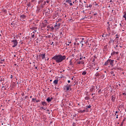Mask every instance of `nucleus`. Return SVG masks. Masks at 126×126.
Returning <instances> with one entry per match:
<instances>
[{"label":"nucleus","mask_w":126,"mask_h":126,"mask_svg":"<svg viewBox=\"0 0 126 126\" xmlns=\"http://www.w3.org/2000/svg\"><path fill=\"white\" fill-rule=\"evenodd\" d=\"M66 59V56L65 55H62L61 54L57 55L52 57V60L55 61L57 63H62L63 61H64Z\"/></svg>","instance_id":"obj_1"},{"label":"nucleus","mask_w":126,"mask_h":126,"mask_svg":"<svg viewBox=\"0 0 126 126\" xmlns=\"http://www.w3.org/2000/svg\"><path fill=\"white\" fill-rule=\"evenodd\" d=\"M114 62H115V60L108 59L106 62H105L104 65H107L109 63L110 65H111V67H113L114 66Z\"/></svg>","instance_id":"obj_2"},{"label":"nucleus","mask_w":126,"mask_h":126,"mask_svg":"<svg viewBox=\"0 0 126 126\" xmlns=\"http://www.w3.org/2000/svg\"><path fill=\"white\" fill-rule=\"evenodd\" d=\"M12 43H13V45H12V48H15L17 45H18V42L17 41V40L14 39L11 41Z\"/></svg>","instance_id":"obj_3"},{"label":"nucleus","mask_w":126,"mask_h":126,"mask_svg":"<svg viewBox=\"0 0 126 126\" xmlns=\"http://www.w3.org/2000/svg\"><path fill=\"white\" fill-rule=\"evenodd\" d=\"M71 86H72V85H68L67 84V86L65 87V88H66V91H68L69 90H70V91H71Z\"/></svg>","instance_id":"obj_4"},{"label":"nucleus","mask_w":126,"mask_h":126,"mask_svg":"<svg viewBox=\"0 0 126 126\" xmlns=\"http://www.w3.org/2000/svg\"><path fill=\"white\" fill-rule=\"evenodd\" d=\"M47 29L48 31H49V30H50V31H54V30H55V28L53 26L51 27L50 26H48Z\"/></svg>","instance_id":"obj_5"},{"label":"nucleus","mask_w":126,"mask_h":126,"mask_svg":"<svg viewBox=\"0 0 126 126\" xmlns=\"http://www.w3.org/2000/svg\"><path fill=\"white\" fill-rule=\"evenodd\" d=\"M60 24L56 23V25L54 26V29H56V31L60 28Z\"/></svg>","instance_id":"obj_6"},{"label":"nucleus","mask_w":126,"mask_h":126,"mask_svg":"<svg viewBox=\"0 0 126 126\" xmlns=\"http://www.w3.org/2000/svg\"><path fill=\"white\" fill-rule=\"evenodd\" d=\"M53 12V11L51 12V10H50V8H47L45 9V13H48V14H50V13H52Z\"/></svg>","instance_id":"obj_7"},{"label":"nucleus","mask_w":126,"mask_h":126,"mask_svg":"<svg viewBox=\"0 0 126 126\" xmlns=\"http://www.w3.org/2000/svg\"><path fill=\"white\" fill-rule=\"evenodd\" d=\"M76 42H78V40H81V41H84V38L82 37V38H79V37H77L75 39Z\"/></svg>","instance_id":"obj_8"},{"label":"nucleus","mask_w":126,"mask_h":126,"mask_svg":"<svg viewBox=\"0 0 126 126\" xmlns=\"http://www.w3.org/2000/svg\"><path fill=\"white\" fill-rule=\"evenodd\" d=\"M78 41H80V43H81V44H82V47H83V46H84V44H83V43H84V44H86V43H87V41H82V40H81L80 39V40H78Z\"/></svg>","instance_id":"obj_9"},{"label":"nucleus","mask_w":126,"mask_h":126,"mask_svg":"<svg viewBox=\"0 0 126 126\" xmlns=\"http://www.w3.org/2000/svg\"><path fill=\"white\" fill-rule=\"evenodd\" d=\"M111 101L112 102H115V101H116V95H112Z\"/></svg>","instance_id":"obj_10"},{"label":"nucleus","mask_w":126,"mask_h":126,"mask_svg":"<svg viewBox=\"0 0 126 126\" xmlns=\"http://www.w3.org/2000/svg\"><path fill=\"white\" fill-rule=\"evenodd\" d=\"M52 100H53V97L50 98V97H48L46 99V101H47V102H48V103H50V102H51L52 101Z\"/></svg>","instance_id":"obj_11"},{"label":"nucleus","mask_w":126,"mask_h":126,"mask_svg":"<svg viewBox=\"0 0 126 126\" xmlns=\"http://www.w3.org/2000/svg\"><path fill=\"white\" fill-rule=\"evenodd\" d=\"M94 90H95V87L93 86V87H92L90 88V92H93V91H94Z\"/></svg>","instance_id":"obj_12"},{"label":"nucleus","mask_w":126,"mask_h":126,"mask_svg":"<svg viewBox=\"0 0 126 126\" xmlns=\"http://www.w3.org/2000/svg\"><path fill=\"white\" fill-rule=\"evenodd\" d=\"M42 11V10H41L40 8H37V9L36 10V13H39V12H41Z\"/></svg>","instance_id":"obj_13"},{"label":"nucleus","mask_w":126,"mask_h":126,"mask_svg":"<svg viewBox=\"0 0 126 126\" xmlns=\"http://www.w3.org/2000/svg\"><path fill=\"white\" fill-rule=\"evenodd\" d=\"M40 57L42 58V60H44L46 55L45 54H40Z\"/></svg>","instance_id":"obj_14"},{"label":"nucleus","mask_w":126,"mask_h":126,"mask_svg":"<svg viewBox=\"0 0 126 126\" xmlns=\"http://www.w3.org/2000/svg\"><path fill=\"white\" fill-rule=\"evenodd\" d=\"M41 105H42V106H47V102H46L45 101H42Z\"/></svg>","instance_id":"obj_15"},{"label":"nucleus","mask_w":126,"mask_h":126,"mask_svg":"<svg viewBox=\"0 0 126 126\" xmlns=\"http://www.w3.org/2000/svg\"><path fill=\"white\" fill-rule=\"evenodd\" d=\"M58 82H59V80H55L54 81H53V83H54V84H55L56 85H57V84H58Z\"/></svg>","instance_id":"obj_16"},{"label":"nucleus","mask_w":126,"mask_h":126,"mask_svg":"<svg viewBox=\"0 0 126 126\" xmlns=\"http://www.w3.org/2000/svg\"><path fill=\"white\" fill-rule=\"evenodd\" d=\"M26 17V15L23 14L20 16V18H22L24 19H25V18Z\"/></svg>","instance_id":"obj_17"},{"label":"nucleus","mask_w":126,"mask_h":126,"mask_svg":"<svg viewBox=\"0 0 126 126\" xmlns=\"http://www.w3.org/2000/svg\"><path fill=\"white\" fill-rule=\"evenodd\" d=\"M107 32L110 33L111 32V28L110 27H108L107 28Z\"/></svg>","instance_id":"obj_18"},{"label":"nucleus","mask_w":126,"mask_h":126,"mask_svg":"<svg viewBox=\"0 0 126 126\" xmlns=\"http://www.w3.org/2000/svg\"><path fill=\"white\" fill-rule=\"evenodd\" d=\"M95 76H96V77L100 76V74L99 73V72H96V73L95 74Z\"/></svg>","instance_id":"obj_19"},{"label":"nucleus","mask_w":126,"mask_h":126,"mask_svg":"<svg viewBox=\"0 0 126 126\" xmlns=\"http://www.w3.org/2000/svg\"><path fill=\"white\" fill-rule=\"evenodd\" d=\"M78 113H84L85 112H86L85 110H79Z\"/></svg>","instance_id":"obj_20"},{"label":"nucleus","mask_w":126,"mask_h":126,"mask_svg":"<svg viewBox=\"0 0 126 126\" xmlns=\"http://www.w3.org/2000/svg\"><path fill=\"white\" fill-rule=\"evenodd\" d=\"M86 73H87L86 71L85 70V71H83L82 74V75H86Z\"/></svg>","instance_id":"obj_21"},{"label":"nucleus","mask_w":126,"mask_h":126,"mask_svg":"<svg viewBox=\"0 0 126 126\" xmlns=\"http://www.w3.org/2000/svg\"><path fill=\"white\" fill-rule=\"evenodd\" d=\"M111 43H114V40H113L112 39L109 40V44H111Z\"/></svg>","instance_id":"obj_22"},{"label":"nucleus","mask_w":126,"mask_h":126,"mask_svg":"<svg viewBox=\"0 0 126 126\" xmlns=\"http://www.w3.org/2000/svg\"><path fill=\"white\" fill-rule=\"evenodd\" d=\"M66 2L69 3L70 2H71V0H66Z\"/></svg>","instance_id":"obj_23"},{"label":"nucleus","mask_w":126,"mask_h":126,"mask_svg":"<svg viewBox=\"0 0 126 126\" xmlns=\"http://www.w3.org/2000/svg\"><path fill=\"white\" fill-rule=\"evenodd\" d=\"M114 55H116V52L113 51L112 53H111V56H114Z\"/></svg>","instance_id":"obj_24"},{"label":"nucleus","mask_w":126,"mask_h":126,"mask_svg":"<svg viewBox=\"0 0 126 126\" xmlns=\"http://www.w3.org/2000/svg\"><path fill=\"white\" fill-rule=\"evenodd\" d=\"M43 1H44V0H40L38 1V3L39 4V3L43 2Z\"/></svg>","instance_id":"obj_25"},{"label":"nucleus","mask_w":126,"mask_h":126,"mask_svg":"<svg viewBox=\"0 0 126 126\" xmlns=\"http://www.w3.org/2000/svg\"><path fill=\"white\" fill-rule=\"evenodd\" d=\"M35 28H32L33 30H34L32 33H35V32H37V31L35 30Z\"/></svg>","instance_id":"obj_26"},{"label":"nucleus","mask_w":126,"mask_h":126,"mask_svg":"<svg viewBox=\"0 0 126 126\" xmlns=\"http://www.w3.org/2000/svg\"><path fill=\"white\" fill-rule=\"evenodd\" d=\"M44 5L43 4H41V5H40V8H44V6H43Z\"/></svg>","instance_id":"obj_27"},{"label":"nucleus","mask_w":126,"mask_h":126,"mask_svg":"<svg viewBox=\"0 0 126 126\" xmlns=\"http://www.w3.org/2000/svg\"><path fill=\"white\" fill-rule=\"evenodd\" d=\"M90 108H91V105H89V106H87V108L86 109H90Z\"/></svg>","instance_id":"obj_28"},{"label":"nucleus","mask_w":126,"mask_h":126,"mask_svg":"<svg viewBox=\"0 0 126 126\" xmlns=\"http://www.w3.org/2000/svg\"><path fill=\"white\" fill-rule=\"evenodd\" d=\"M85 100H89V97L87 96V97H85Z\"/></svg>","instance_id":"obj_29"},{"label":"nucleus","mask_w":126,"mask_h":126,"mask_svg":"<svg viewBox=\"0 0 126 126\" xmlns=\"http://www.w3.org/2000/svg\"><path fill=\"white\" fill-rule=\"evenodd\" d=\"M77 63L78 64H80V63H81V61H78Z\"/></svg>","instance_id":"obj_30"},{"label":"nucleus","mask_w":126,"mask_h":126,"mask_svg":"<svg viewBox=\"0 0 126 126\" xmlns=\"http://www.w3.org/2000/svg\"><path fill=\"white\" fill-rule=\"evenodd\" d=\"M89 7L90 8H91V7H92V4H90L89 5Z\"/></svg>","instance_id":"obj_31"},{"label":"nucleus","mask_w":126,"mask_h":126,"mask_svg":"<svg viewBox=\"0 0 126 126\" xmlns=\"http://www.w3.org/2000/svg\"><path fill=\"white\" fill-rule=\"evenodd\" d=\"M35 37V34L33 33L32 35V38H34Z\"/></svg>","instance_id":"obj_32"},{"label":"nucleus","mask_w":126,"mask_h":126,"mask_svg":"<svg viewBox=\"0 0 126 126\" xmlns=\"http://www.w3.org/2000/svg\"><path fill=\"white\" fill-rule=\"evenodd\" d=\"M40 110H41V111H42V110H44V107H40Z\"/></svg>","instance_id":"obj_33"},{"label":"nucleus","mask_w":126,"mask_h":126,"mask_svg":"<svg viewBox=\"0 0 126 126\" xmlns=\"http://www.w3.org/2000/svg\"><path fill=\"white\" fill-rule=\"evenodd\" d=\"M3 80H4V79H1L0 82H1L2 81H3Z\"/></svg>","instance_id":"obj_34"},{"label":"nucleus","mask_w":126,"mask_h":126,"mask_svg":"<svg viewBox=\"0 0 126 126\" xmlns=\"http://www.w3.org/2000/svg\"><path fill=\"white\" fill-rule=\"evenodd\" d=\"M101 77H102V78H104V77H105V75H104V74H103V75L101 76Z\"/></svg>","instance_id":"obj_35"},{"label":"nucleus","mask_w":126,"mask_h":126,"mask_svg":"<svg viewBox=\"0 0 126 126\" xmlns=\"http://www.w3.org/2000/svg\"><path fill=\"white\" fill-rule=\"evenodd\" d=\"M37 0H32V2H35Z\"/></svg>","instance_id":"obj_36"},{"label":"nucleus","mask_w":126,"mask_h":126,"mask_svg":"<svg viewBox=\"0 0 126 126\" xmlns=\"http://www.w3.org/2000/svg\"><path fill=\"white\" fill-rule=\"evenodd\" d=\"M69 4H70V6H72V3L70 2Z\"/></svg>","instance_id":"obj_37"},{"label":"nucleus","mask_w":126,"mask_h":126,"mask_svg":"<svg viewBox=\"0 0 126 126\" xmlns=\"http://www.w3.org/2000/svg\"><path fill=\"white\" fill-rule=\"evenodd\" d=\"M47 3H50V0H46Z\"/></svg>","instance_id":"obj_38"},{"label":"nucleus","mask_w":126,"mask_h":126,"mask_svg":"<svg viewBox=\"0 0 126 126\" xmlns=\"http://www.w3.org/2000/svg\"><path fill=\"white\" fill-rule=\"evenodd\" d=\"M46 3H47V2H46V1H45L44 2V3L43 4V5H45V4H46Z\"/></svg>","instance_id":"obj_39"},{"label":"nucleus","mask_w":126,"mask_h":126,"mask_svg":"<svg viewBox=\"0 0 126 126\" xmlns=\"http://www.w3.org/2000/svg\"><path fill=\"white\" fill-rule=\"evenodd\" d=\"M118 113H119V111H116L115 112V115H117V114H118Z\"/></svg>","instance_id":"obj_40"},{"label":"nucleus","mask_w":126,"mask_h":126,"mask_svg":"<svg viewBox=\"0 0 126 126\" xmlns=\"http://www.w3.org/2000/svg\"><path fill=\"white\" fill-rule=\"evenodd\" d=\"M126 118H124L123 120V122H126Z\"/></svg>","instance_id":"obj_41"},{"label":"nucleus","mask_w":126,"mask_h":126,"mask_svg":"<svg viewBox=\"0 0 126 126\" xmlns=\"http://www.w3.org/2000/svg\"><path fill=\"white\" fill-rule=\"evenodd\" d=\"M35 100H36V98H32V101H35Z\"/></svg>","instance_id":"obj_42"},{"label":"nucleus","mask_w":126,"mask_h":126,"mask_svg":"<svg viewBox=\"0 0 126 126\" xmlns=\"http://www.w3.org/2000/svg\"><path fill=\"white\" fill-rule=\"evenodd\" d=\"M65 45H66V46H69V43H65Z\"/></svg>","instance_id":"obj_43"},{"label":"nucleus","mask_w":126,"mask_h":126,"mask_svg":"<svg viewBox=\"0 0 126 126\" xmlns=\"http://www.w3.org/2000/svg\"><path fill=\"white\" fill-rule=\"evenodd\" d=\"M13 78V76H12V75H11L10 76V78L11 79H12Z\"/></svg>","instance_id":"obj_44"},{"label":"nucleus","mask_w":126,"mask_h":126,"mask_svg":"<svg viewBox=\"0 0 126 126\" xmlns=\"http://www.w3.org/2000/svg\"><path fill=\"white\" fill-rule=\"evenodd\" d=\"M28 98V96L26 95L25 97V99H27Z\"/></svg>","instance_id":"obj_45"},{"label":"nucleus","mask_w":126,"mask_h":126,"mask_svg":"<svg viewBox=\"0 0 126 126\" xmlns=\"http://www.w3.org/2000/svg\"><path fill=\"white\" fill-rule=\"evenodd\" d=\"M115 54H116V55H118V54H119V52H115Z\"/></svg>","instance_id":"obj_46"},{"label":"nucleus","mask_w":126,"mask_h":126,"mask_svg":"<svg viewBox=\"0 0 126 126\" xmlns=\"http://www.w3.org/2000/svg\"><path fill=\"white\" fill-rule=\"evenodd\" d=\"M35 69H37L38 68V65H36L35 67Z\"/></svg>","instance_id":"obj_47"},{"label":"nucleus","mask_w":126,"mask_h":126,"mask_svg":"<svg viewBox=\"0 0 126 126\" xmlns=\"http://www.w3.org/2000/svg\"><path fill=\"white\" fill-rule=\"evenodd\" d=\"M24 19H22V18H21V21H24V20H23Z\"/></svg>","instance_id":"obj_48"},{"label":"nucleus","mask_w":126,"mask_h":126,"mask_svg":"<svg viewBox=\"0 0 126 126\" xmlns=\"http://www.w3.org/2000/svg\"><path fill=\"white\" fill-rule=\"evenodd\" d=\"M36 103H38V102H40V100H36Z\"/></svg>","instance_id":"obj_49"},{"label":"nucleus","mask_w":126,"mask_h":126,"mask_svg":"<svg viewBox=\"0 0 126 126\" xmlns=\"http://www.w3.org/2000/svg\"><path fill=\"white\" fill-rule=\"evenodd\" d=\"M1 62H4V59L1 60Z\"/></svg>","instance_id":"obj_50"},{"label":"nucleus","mask_w":126,"mask_h":126,"mask_svg":"<svg viewBox=\"0 0 126 126\" xmlns=\"http://www.w3.org/2000/svg\"><path fill=\"white\" fill-rule=\"evenodd\" d=\"M110 73H111V74H114V72H113V71H111V72H110Z\"/></svg>","instance_id":"obj_51"},{"label":"nucleus","mask_w":126,"mask_h":126,"mask_svg":"<svg viewBox=\"0 0 126 126\" xmlns=\"http://www.w3.org/2000/svg\"><path fill=\"white\" fill-rule=\"evenodd\" d=\"M68 44H71V41H68Z\"/></svg>","instance_id":"obj_52"},{"label":"nucleus","mask_w":126,"mask_h":126,"mask_svg":"<svg viewBox=\"0 0 126 126\" xmlns=\"http://www.w3.org/2000/svg\"><path fill=\"white\" fill-rule=\"evenodd\" d=\"M79 45H80V43H77V46H79Z\"/></svg>","instance_id":"obj_53"},{"label":"nucleus","mask_w":126,"mask_h":126,"mask_svg":"<svg viewBox=\"0 0 126 126\" xmlns=\"http://www.w3.org/2000/svg\"><path fill=\"white\" fill-rule=\"evenodd\" d=\"M67 82H68V83H70V80H68Z\"/></svg>","instance_id":"obj_54"},{"label":"nucleus","mask_w":126,"mask_h":126,"mask_svg":"<svg viewBox=\"0 0 126 126\" xmlns=\"http://www.w3.org/2000/svg\"><path fill=\"white\" fill-rule=\"evenodd\" d=\"M86 7H87V8H89V6H88V5H87L86 6Z\"/></svg>","instance_id":"obj_55"},{"label":"nucleus","mask_w":126,"mask_h":126,"mask_svg":"<svg viewBox=\"0 0 126 126\" xmlns=\"http://www.w3.org/2000/svg\"><path fill=\"white\" fill-rule=\"evenodd\" d=\"M119 115H117V116H116V119H119V117H118Z\"/></svg>","instance_id":"obj_56"},{"label":"nucleus","mask_w":126,"mask_h":126,"mask_svg":"<svg viewBox=\"0 0 126 126\" xmlns=\"http://www.w3.org/2000/svg\"><path fill=\"white\" fill-rule=\"evenodd\" d=\"M74 46H76V45H77V44H76V43H74Z\"/></svg>","instance_id":"obj_57"},{"label":"nucleus","mask_w":126,"mask_h":126,"mask_svg":"<svg viewBox=\"0 0 126 126\" xmlns=\"http://www.w3.org/2000/svg\"><path fill=\"white\" fill-rule=\"evenodd\" d=\"M94 15L95 16V15H97V13H94Z\"/></svg>","instance_id":"obj_58"},{"label":"nucleus","mask_w":126,"mask_h":126,"mask_svg":"<svg viewBox=\"0 0 126 126\" xmlns=\"http://www.w3.org/2000/svg\"><path fill=\"white\" fill-rule=\"evenodd\" d=\"M123 95H126V93H123Z\"/></svg>","instance_id":"obj_59"},{"label":"nucleus","mask_w":126,"mask_h":126,"mask_svg":"<svg viewBox=\"0 0 126 126\" xmlns=\"http://www.w3.org/2000/svg\"><path fill=\"white\" fill-rule=\"evenodd\" d=\"M81 63H82V64H83V63H84V62H81Z\"/></svg>","instance_id":"obj_60"},{"label":"nucleus","mask_w":126,"mask_h":126,"mask_svg":"<svg viewBox=\"0 0 126 126\" xmlns=\"http://www.w3.org/2000/svg\"><path fill=\"white\" fill-rule=\"evenodd\" d=\"M93 95H95V94H92V96H93Z\"/></svg>","instance_id":"obj_61"},{"label":"nucleus","mask_w":126,"mask_h":126,"mask_svg":"<svg viewBox=\"0 0 126 126\" xmlns=\"http://www.w3.org/2000/svg\"><path fill=\"white\" fill-rule=\"evenodd\" d=\"M0 63H2V61H0Z\"/></svg>","instance_id":"obj_62"},{"label":"nucleus","mask_w":126,"mask_h":126,"mask_svg":"<svg viewBox=\"0 0 126 126\" xmlns=\"http://www.w3.org/2000/svg\"><path fill=\"white\" fill-rule=\"evenodd\" d=\"M120 26L122 27V24H120Z\"/></svg>","instance_id":"obj_63"},{"label":"nucleus","mask_w":126,"mask_h":126,"mask_svg":"<svg viewBox=\"0 0 126 126\" xmlns=\"http://www.w3.org/2000/svg\"><path fill=\"white\" fill-rule=\"evenodd\" d=\"M28 6H29V7H30V6H31L30 4H29L28 5Z\"/></svg>","instance_id":"obj_64"}]
</instances>
